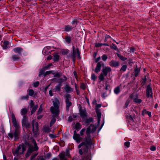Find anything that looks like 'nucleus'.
Here are the masks:
<instances>
[{
  "label": "nucleus",
  "instance_id": "nucleus-1",
  "mask_svg": "<svg viewBox=\"0 0 160 160\" xmlns=\"http://www.w3.org/2000/svg\"><path fill=\"white\" fill-rule=\"evenodd\" d=\"M96 129V127L94 125L91 124L87 128L86 130L87 137L84 139V142H82L78 146V148H80L82 146L81 149L79 150L80 155L84 153L85 158L83 160H91V152L88 151V146L92 145V143L91 139L90 134L94 132Z\"/></svg>",
  "mask_w": 160,
  "mask_h": 160
},
{
  "label": "nucleus",
  "instance_id": "nucleus-2",
  "mask_svg": "<svg viewBox=\"0 0 160 160\" xmlns=\"http://www.w3.org/2000/svg\"><path fill=\"white\" fill-rule=\"evenodd\" d=\"M53 104V106L50 108V110L53 116L55 117H57L59 114V107L60 103L58 99L55 98L52 101Z\"/></svg>",
  "mask_w": 160,
  "mask_h": 160
},
{
  "label": "nucleus",
  "instance_id": "nucleus-3",
  "mask_svg": "<svg viewBox=\"0 0 160 160\" xmlns=\"http://www.w3.org/2000/svg\"><path fill=\"white\" fill-rule=\"evenodd\" d=\"M12 121L13 126L15 127V129L14 132V137L16 140L18 139V136L20 133L19 126L18 123L15 117L13 114L12 115Z\"/></svg>",
  "mask_w": 160,
  "mask_h": 160
},
{
  "label": "nucleus",
  "instance_id": "nucleus-4",
  "mask_svg": "<svg viewBox=\"0 0 160 160\" xmlns=\"http://www.w3.org/2000/svg\"><path fill=\"white\" fill-rule=\"evenodd\" d=\"M28 148L27 151L26 155L29 156L30 154L33 152L37 151L38 149V147L37 146L35 141L34 140H32V143L28 144Z\"/></svg>",
  "mask_w": 160,
  "mask_h": 160
},
{
  "label": "nucleus",
  "instance_id": "nucleus-5",
  "mask_svg": "<svg viewBox=\"0 0 160 160\" xmlns=\"http://www.w3.org/2000/svg\"><path fill=\"white\" fill-rule=\"evenodd\" d=\"M26 149V145L22 143L21 145H19L17 149L13 152V154L17 156L21 155L23 153Z\"/></svg>",
  "mask_w": 160,
  "mask_h": 160
},
{
  "label": "nucleus",
  "instance_id": "nucleus-6",
  "mask_svg": "<svg viewBox=\"0 0 160 160\" xmlns=\"http://www.w3.org/2000/svg\"><path fill=\"white\" fill-rule=\"evenodd\" d=\"M32 131L34 135L37 136L39 134L38 130V122L33 120L32 122Z\"/></svg>",
  "mask_w": 160,
  "mask_h": 160
},
{
  "label": "nucleus",
  "instance_id": "nucleus-7",
  "mask_svg": "<svg viewBox=\"0 0 160 160\" xmlns=\"http://www.w3.org/2000/svg\"><path fill=\"white\" fill-rule=\"evenodd\" d=\"M22 124L23 127H25L26 128L28 129L30 128V122H28V118L25 116H24L22 120Z\"/></svg>",
  "mask_w": 160,
  "mask_h": 160
},
{
  "label": "nucleus",
  "instance_id": "nucleus-8",
  "mask_svg": "<svg viewBox=\"0 0 160 160\" xmlns=\"http://www.w3.org/2000/svg\"><path fill=\"white\" fill-rule=\"evenodd\" d=\"M96 106L95 109L98 117V123H99L100 122L101 118V113L100 110L98 108H100L101 107V104H96Z\"/></svg>",
  "mask_w": 160,
  "mask_h": 160
},
{
  "label": "nucleus",
  "instance_id": "nucleus-9",
  "mask_svg": "<svg viewBox=\"0 0 160 160\" xmlns=\"http://www.w3.org/2000/svg\"><path fill=\"white\" fill-rule=\"evenodd\" d=\"M138 95L137 94L133 93L131 94L129 97L133 99V102H135L140 103L141 102L142 100L138 98Z\"/></svg>",
  "mask_w": 160,
  "mask_h": 160
},
{
  "label": "nucleus",
  "instance_id": "nucleus-10",
  "mask_svg": "<svg viewBox=\"0 0 160 160\" xmlns=\"http://www.w3.org/2000/svg\"><path fill=\"white\" fill-rule=\"evenodd\" d=\"M73 53L72 55V60L74 62L75 60L76 56L77 55L78 57L79 58H80V55L79 50L78 49H77L76 52L74 50V46L73 47Z\"/></svg>",
  "mask_w": 160,
  "mask_h": 160
},
{
  "label": "nucleus",
  "instance_id": "nucleus-11",
  "mask_svg": "<svg viewBox=\"0 0 160 160\" xmlns=\"http://www.w3.org/2000/svg\"><path fill=\"white\" fill-rule=\"evenodd\" d=\"M102 72L104 74L105 76H106L108 73H110L111 71V68L109 67L103 66L102 69Z\"/></svg>",
  "mask_w": 160,
  "mask_h": 160
},
{
  "label": "nucleus",
  "instance_id": "nucleus-12",
  "mask_svg": "<svg viewBox=\"0 0 160 160\" xmlns=\"http://www.w3.org/2000/svg\"><path fill=\"white\" fill-rule=\"evenodd\" d=\"M104 66V64L102 62H98L97 63L94 71L96 73H98L100 71L101 66L103 67Z\"/></svg>",
  "mask_w": 160,
  "mask_h": 160
},
{
  "label": "nucleus",
  "instance_id": "nucleus-13",
  "mask_svg": "<svg viewBox=\"0 0 160 160\" xmlns=\"http://www.w3.org/2000/svg\"><path fill=\"white\" fill-rule=\"evenodd\" d=\"M73 137L74 139L78 143H79L82 140V138L80 137V135L77 134L76 131L74 132Z\"/></svg>",
  "mask_w": 160,
  "mask_h": 160
},
{
  "label": "nucleus",
  "instance_id": "nucleus-14",
  "mask_svg": "<svg viewBox=\"0 0 160 160\" xmlns=\"http://www.w3.org/2000/svg\"><path fill=\"white\" fill-rule=\"evenodd\" d=\"M152 90L149 85H148L147 88L146 94L148 97L152 98Z\"/></svg>",
  "mask_w": 160,
  "mask_h": 160
},
{
  "label": "nucleus",
  "instance_id": "nucleus-15",
  "mask_svg": "<svg viewBox=\"0 0 160 160\" xmlns=\"http://www.w3.org/2000/svg\"><path fill=\"white\" fill-rule=\"evenodd\" d=\"M73 27L70 25H66L63 28V31L66 32H69L71 31L73 29Z\"/></svg>",
  "mask_w": 160,
  "mask_h": 160
},
{
  "label": "nucleus",
  "instance_id": "nucleus-16",
  "mask_svg": "<svg viewBox=\"0 0 160 160\" xmlns=\"http://www.w3.org/2000/svg\"><path fill=\"white\" fill-rule=\"evenodd\" d=\"M13 51L16 53H18L19 55H21V52L23 51V49L20 47H17L13 49Z\"/></svg>",
  "mask_w": 160,
  "mask_h": 160
},
{
  "label": "nucleus",
  "instance_id": "nucleus-17",
  "mask_svg": "<svg viewBox=\"0 0 160 160\" xmlns=\"http://www.w3.org/2000/svg\"><path fill=\"white\" fill-rule=\"evenodd\" d=\"M81 117L82 119H84L87 116V113L86 111L83 110H81L80 111Z\"/></svg>",
  "mask_w": 160,
  "mask_h": 160
},
{
  "label": "nucleus",
  "instance_id": "nucleus-18",
  "mask_svg": "<svg viewBox=\"0 0 160 160\" xmlns=\"http://www.w3.org/2000/svg\"><path fill=\"white\" fill-rule=\"evenodd\" d=\"M65 89L67 92H72L73 90V89L71 88L68 85H66L65 87Z\"/></svg>",
  "mask_w": 160,
  "mask_h": 160
},
{
  "label": "nucleus",
  "instance_id": "nucleus-19",
  "mask_svg": "<svg viewBox=\"0 0 160 160\" xmlns=\"http://www.w3.org/2000/svg\"><path fill=\"white\" fill-rule=\"evenodd\" d=\"M109 65L112 67H115L118 65V63L114 61H112L109 62Z\"/></svg>",
  "mask_w": 160,
  "mask_h": 160
},
{
  "label": "nucleus",
  "instance_id": "nucleus-20",
  "mask_svg": "<svg viewBox=\"0 0 160 160\" xmlns=\"http://www.w3.org/2000/svg\"><path fill=\"white\" fill-rule=\"evenodd\" d=\"M20 55H13L12 56V58L14 61L18 60L20 58Z\"/></svg>",
  "mask_w": 160,
  "mask_h": 160
},
{
  "label": "nucleus",
  "instance_id": "nucleus-21",
  "mask_svg": "<svg viewBox=\"0 0 160 160\" xmlns=\"http://www.w3.org/2000/svg\"><path fill=\"white\" fill-rule=\"evenodd\" d=\"M66 110L68 111L70 107L72 105V103L70 102V101H68V100L66 101Z\"/></svg>",
  "mask_w": 160,
  "mask_h": 160
},
{
  "label": "nucleus",
  "instance_id": "nucleus-22",
  "mask_svg": "<svg viewBox=\"0 0 160 160\" xmlns=\"http://www.w3.org/2000/svg\"><path fill=\"white\" fill-rule=\"evenodd\" d=\"M63 78L64 79L62 78H59L57 82L60 83H61L67 80V78L65 76H64Z\"/></svg>",
  "mask_w": 160,
  "mask_h": 160
},
{
  "label": "nucleus",
  "instance_id": "nucleus-23",
  "mask_svg": "<svg viewBox=\"0 0 160 160\" xmlns=\"http://www.w3.org/2000/svg\"><path fill=\"white\" fill-rule=\"evenodd\" d=\"M93 121V118H89L86 119L85 122L88 125L90 122Z\"/></svg>",
  "mask_w": 160,
  "mask_h": 160
},
{
  "label": "nucleus",
  "instance_id": "nucleus-24",
  "mask_svg": "<svg viewBox=\"0 0 160 160\" xmlns=\"http://www.w3.org/2000/svg\"><path fill=\"white\" fill-rule=\"evenodd\" d=\"M53 61L54 62L58 61L59 59V56L57 53H54V55Z\"/></svg>",
  "mask_w": 160,
  "mask_h": 160
},
{
  "label": "nucleus",
  "instance_id": "nucleus-25",
  "mask_svg": "<svg viewBox=\"0 0 160 160\" xmlns=\"http://www.w3.org/2000/svg\"><path fill=\"white\" fill-rule=\"evenodd\" d=\"M65 42L68 44L71 43V38L69 36H66L65 38Z\"/></svg>",
  "mask_w": 160,
  "mask_h": 160
},
{
  "label": "nucleus",
  "instance_id": "nucleus-26",
  "mask_svg": "<svg viewBox=\"0 0 160 160\" xmlns=\"http://www.w3.org/2000/svg\"><path fill=\"white\" fill-rule=\"evenodd\" d=\"M8 41H5L4 42L2 47L3 49H6L8 47Z\"/></svg>",
  "mask_w": 160,
  "mask_h": 160
},
{
  "label": "nucleus",
  "instance_id": "nucleus-27",
  "mask_svg": "<svg viewBox=\"0 0 160 160\" xmlns=\"http://www.w3.org/2000/svg\"><path fill=\"white\" fill-rule=\"evenodd\" d=\"M65 156V154L64 153H62L59 154V157L61 160H66Z\"/></svg>",
  "mask_w": 160,
  "mask_h": 160
},
{
  "label": "nucleus",
  "instance_id": "nucleus-28",
  "mask_svg": "<svg viewBox=\"0 0 160 160\" xmlns=\"http://www.w3.org/2000/svg\"><path fill=\"white\" fill-rule=\"evenodd\" d=\"M27 112V110L26 108H23L21 110V113L22 115H24Z\"/></svg>",
  "mask_w": 160,
  "mask_h": 160
},
{
  "label": "nucleus",
  "instance_id": "nucleus-29",
  "mask_svg": "<svg viewBox=\"0 0 160 160\" xmlns=\"http://www.w3.org/2000/svg\"><path fill=\"white\" fill-rule=\"evenodd\" d=\"M104 76H105L104 74L103 73H102L100 74L98 77L99 79L100 80V81H102L104 79Z\"/></svg>",
  "mask_w": 160,
  "mask_h": 160
},
{
  "label": "nucleus",
  "instance_id": "nucleus-30",
  "mask_svg": "<svg viewBox=\"0 0 160 160\" xmlns=\"http://www.w3.org/2000/svg\"><path fill=\"white\" fill-rule=\"evenodd\" d=\"M120 92V88L119 87H117L115 88L114 89V92L116 94H118Z\"/></svg>",
  "mask_w": 160,
  "mask_h": 160
},
{
  "label": "nucleus",
  "instance_id": "nucleus-31",
  "mask_svg": "<svg viewBox=\"0 0 160 160\" xmlns=\"http://www.w3.org/2000/svg\"><path fill=\"white\" fill-rule=\"evenodd\" d=\"M29 98V96L28 95H26L25 96H21L20 98V100H28V99Z\"/></svg>",
  "mask_w": 160,
  "mask_h": 160
},
{
  "label": "nucleus",
  "instance_id": "nucleus-32",
  "mask_svg": "<svg viewBox=\"0 0 160 160\" xmlns=\"http://www.w3.org/2000/svg\"><path fill=\"white\" fill-rule=\"evenodd\" d=\"M140 70L138 68H136L134 70V75L135 77H137L138 75Z\"/></svg>",
  "mask_w": 160,
  "mask_h": 160
},
{
  "label": "nucleus",
  "instance_id": "nucleus-33",
  "mask_svg": "<svg viewBox=\"0 0 160 160\" xmlns=\"http://www.w3.org/2000/svg\"><path fill=\"white\" fill-rule=\"evenodd\" d=\"M53 117H54L52 119V120L51 121V122H50V127L52 126L55 123L56 121V119L55 118H54L55 117L53 116Z\"/></svg>",
  "mask_w": 160,
  "mask_h": 160
},
{
  "label": "nucleus",
  "instance_id": "nucleus-34",
  "mask_svg": "<svg viewBox=\"0 0 160 160\" xmlns=\"http://www.w3.org/2000/svg\"><path fill=\"white\" fill-rule=\"evenodd\" d=\"M110 47L112 49H113L115 50H118V49L117 47V46L115 44L112 43V45H111Z\"/></svg>",
  "mask_w": 160,
  "mask_h": 160
},
{
  "label": "nucleus",
  "instance_id": "nucleus-35",
  "mask_svg": "<svg viewBox=\"0 0 160 160\" xmlns=\"http://www.w3.org/2000/svg\"><path fill=\"white\" fill-rule=\"evenodd\" d=\"M117 56L122 61H124L127 59L126 58L124 57L119 54H117Z\"/></svg>",
  "mask_w": 160,
  "mask_h": 160
},
{
  "label": "nucleus",
  "instance_id": "nucleus-36",
  "mask_svg": "<svg viewBox=\"0 0 160 160\" xmlns=\"http://www.w3.org/2000/svg\"><path fill=\"white\" fill-rule=\"evenodd\" d=\"M38 108V105L35 106L33 108L31 112V114H32L35 112L36 111Z\"/></svg>",
  "mask_w": 160,
  "mask_h": 160
},
{
  "label": "nucleus",
  "instance_id": "nucleus-37",
  "mask_svg": "<svg viewBox=\"0 0 160 160\" xmlns=\"http://www.w3.org/2000/svg\"><path fill=\"white\" fill-rule=\"evenodd\" d=\"M28 94L29 96H32L34 93V91L32 89H29L28 90Z\"/></svg>",
  "mask_w": 160,
  "mask_h": 160
},
{
  "label": "nucleus",
  "instance_id": "nucleus-38",
  "mask_svg": "<svg viewBox=\"0 0 160 160\" xmlns=\"http://www.w3.org/2000/svg\"><path fill=\"white\" fill-rule=\"evenodd\" d=\"M44 131L47 133L49 132L50 131V129L49 127H45L43 128Z\"/></svg>",
  "mask_w": 160,
  "mask_h": 160
},
{
  "label": "nucleus",
  "instance_id": "nucleus-39",
  "mask_svg": "<svg viewBox=\"0 0 160 160\" xmlns=\"http://www.w3.org/2000/svg\"><path fill=\"white\" fill-rule=\"evenodd\" d=\"M82 125L79 123H77L75 125V127L76 129H80L81 128Z\"/></svg>",
  "mask_w": 160,
  "mask_h": 160
},
{
  "label": "nucleus",
  "instance_id": "nucleus-40",
  "mask_svg": "<svg viewBox=\"0 0 160 160\" xmlns=\"http://www.w3.org/2000/svg\"><path fill=\"white\" fill-rule=\"evenodd\" d=\"M127 67L126 65H123L121 68L120 71H122L123 72H125L126 70Z\"/></svg>",
  "mask_w": 160,
  "mask_h": 160
},
{
  "label": "nucleus",
  "instance_id": "nucleus-41",
  "mask_svg": "<svg viewBox=\"0 0 160 160\" xmlns=\"http://www.w3.org/2000/svg\"><path fill=\"white\" fill-rule=\"evenodd\" d=\"M69 52V50L68 49L63 50L62 51V54L63 55H67Z\"/></svg>",
  "mask_w": 160,
  "mask_h": 160
},
{
  "label": "nucleus",
  "instance_id": "nucleus-42",
  "mask_svg": "<svg viewBox=\"0 0 160 160\" xmlns=\"http://www.w3.org/2000/svg\"><path fill=\"white\" fill-rule=\"evenodd\" d=\"M61 86V85L60 84L57 85L56 87V88H55L56 91H57L58 92L60 91Z\"/></svg>",
  "mask_w": 160,
  "mask_h": 160
},
{
  "label": "nucleus",
  "instance_id": "nucleus-43",
  "mask_svg": "<svg viewBox=\"0 0 160 160\" xmlns=\"http://www.w3.org/2000/svg\"><path fill=\"white\" fill-rule=\"evenodd\" d=\"M49 52V51H48V50H47V48H44L43 49L42 51V53L44 54H48Z\"/></svg>",
  "mask_w": 160,
  "mask_h": 160
},
{
  "label": "nucleus",
  "instance_id": "nucleus-44",
  "mask_svg": "<svg viewBox=\"0 0 160 160\" xmlns=\"http://www.w3.org/2000/svg\"><path fill=\"white\" fill-rule=\"evenodd\" d=\"M42 110H43V108H42V104H41L40 105V106L39 107V109L38 110V114H40L41 112L42 111Z\"/></svg>",
  "mask_w": 160,
  "mask_h": 160
},
{
  "label": "nucleus",
  "instance_id": "nucleus-45",
  "mask_svg": "<svg viewBox=\"0 0 160 160\" xmlns=\"http://www.w3.org/2000/svg\"><path fill=\"white\" fill-rule=\"evenodd\" d=\"M107 58V56L105 54H104L102 56V59L104 61H106Z\"/></svg>",
  "mask_w": 160,
  "mask_h": 160
},
{
  "label": "nucleus",
  "instance_id": "nucleus-46",
  "mask_svg": "<svg viewBox=\"0 0 160 160\" xmlns=\"http://www.w3.org/2000/svg\"><path fill=\"white\" fill-rule=\"evenodd\" d=\"M86 131V129L83 128L80 131V134L81 136H82L84 134V132Z\"/></svg>",
  "mask_w": 160,
  "mask_h": 160
},
{
  "label": "nucleus",
  "instance_id": "nucleus-47",
  "mask_svg": "<svg viewBox=\"0 0 160 160\" xmlns=\"http://www.w3.org/2000/svg\"><path fill=\"white\" fill-rule=\"evenodd\" d=\"M78 23V21L76 19H74L72 22V25H76Z\"/></svg>",
  "mask_w": 160,
  "mask_h": 160
},
{
  "label": "nucleus",
  "instance_id": "nucleus-48",
  "mask_svg": "<svg viewBox=\"0 0 160 160\" xmlns=\"http://www.w3.org/2000/svg\"><path fill=\"white\" fill-rule=\"evenodd\" d=\"M61 73L60 72H57L54 75V77H60L61 76Z\"/></svg>",
  "mask_w": 160,
  "mask_h": 160
},
{
  "label": "nucleus",
  "instance_id": "nucleus-49",
  "mask_svg": "<svg viewBox=\"0 0 160 160\" xmlns=\"http://www.w3.org/2000/svg\"><path fill=\"white\" fill-rule=\"evenodd\" d=\"M70 98L71 96L70 94H67L66 95V101H67L68 100V101H70Z\"/></svg>",
  "mask_w": 160,
  "mask_h": 160
},
{
  "label": "nucleus",
  "instance_id": "nucleus-50",
  "mask_svg": "<svg viewBox=\"0 0 160 160\" xmlns=\"http://www.w3.org/2000/svg\"><path fill=\"white\" fill-rule=\"evenodd\" d=\"M8 138L9 139H12L13 137V134L12 133H10L8 134Z\"/></svg>",
  "mask_w": 160,
  "mask_h": 160
},
{
  "label": "nucleus",
  "instance_id": "nucleus-51",
  "mask_svg": "<svg viewBox=\"0 0 160 160\" xmlns=\"http://www.w3.org/2000/svg\"><path fill=\"white\" fill-rule=\"evenodd\" d=\"M124 145L127 148H129L130 146V142H124Z\"/></svg>",
  "mask_w": 160,
  "mask_h": 160
},
{
  "label": "nucleus",
  "instance_id": "nucleus-52",
  "mask_svg": "<svg viewBox=\"0 0 160 160\" xmlns=\"http://www.w3.org/2000/svg\"><path fill=\"white\" fill-rule=\"evenodd\" d=\"M80 87L83 90H84L86 88L85 85L83 83H82L81 84Z\"/></svg>",
  "mask_w": 160,
  "mask_h": 160
},
{
  "label": "nucleus",
  "instance_id": "nucleus-53",
  "mask_svg": "<svg viewBox=\"0 0 160 160\" xmlns=\"http://www.w3.org/2000/svg\"><path fill=\"white\" fill-rule=\"evenodd\" d=\"M39 84V82H34L33 83V86L34 87H37L38 86Z\"/></svg>",
  "mask_w": 160,
  "mask_h": 160
},
{
  "label": "nucleus",
  "instance_id": "nucleus-54",
  "mask_svg": "<svg viewBox=\"0 0 160 160\" xmlns=\"http://www.w3.org/2000/svg\"><path fill=\"white\" fill-rule=\"evenodd\" d=\"M129 102H130V101L129 100H127V101H126V102H125V106H124L125 108H126L128 107V104H129Z\"/></svg>",
  "mask_w": 160,
  "mask_h": 160
},
{
  "label": "nucleus",
  "instance_id": "nucleus-55",
  "mask_svg": "<svg viewBox=\"0 0 160 160\" xmlns=\"http://www.w3.org/2000/svg\"><path fill=\"white\" fill-rule=\"evenodd\" d=\"M53 72H54V71H47L45 72V75L50 74L51 73H52Z\"/></svg>",
  "mask_w": 160,
  "mask_h": 160
},
{
  "label": "nucleus",
  "instance_id": "nucleus-56",
  "mask_svg": "<svg viewBox=\"0 0 160 160\" xmlns=\"http://www.w3.org/2000/svg\"><path fill=\"white\" fill-rule=\"evenodd\" d=\"M91 78L93 80L95 81L96 79V76L95 74H93L91 75Z\"/></svg>",
  "mask_w": 160,
  "mask_h": 160
},
{
  "label": "nucleus",
  "instance_id": "nucleus-57",
  "mask_svg": "<svg viewBox=\"0 0 160 160\" xmlns=\"http://www.w3.org/2000/svg\"><path fill=\"white\" fill-rule=\"evenodd\" d=\"M102 46V43H97L96 44L95 46L96 47H100Z\"/></svg>",
  "mask_w": 160,
  "mask_h": 160
},
{
  "label": "nucleus",
  "instance_id": "nucleus-58",
  "mask_svg": "<svg viewBox=\"0 0 160 160\" xmlns=\"http://www.w3.org/2000/svg\"><path fill=\"white\" fill-rule=\"evenodd\" d=\"M52 63H50L48 65H47V66H45L44 68L45 69H47L48 68H49L51 66H52Z\"/></svg>",
  "mask_w": 160,
  "mask_h": 160
},
{
  "label": "nucleus",
  "instance_id": "nucleus-59",
  "mask_svg": "<svg viewBox=\"0 0 160 160\" xmlns=\"http://www.w3.org/2000/svg\"><path fill=\"white\" fill-rule=\"evenodd\" d=\"M150 149L152 151H154L156 150V147L153 146H152L151 147Z\"/></svg>",
  "mask_w": 160,
  "mask_h": 160
},
{
  "label": "nucleus",
  "instance_id": "nucleus-60",
  "mask_svg": "<svg viewBox=\"0 0 160 160\" xmlns=\"http://www.w3.org/2000/svg\"><path fill=\"white\" fill-rule=\"evenodd\" d=\"M50 86V85H48V86H47V87H46L44 89V92L45 93H46V92L48 88V87Z\"/></svg>",
  "mask_w": 160,
  "mask_h": 160
},
{
  "label": "nucleus",
  "instance_id": "nucleus-61",
  "mask_svg": "<svg viewBox=\"0 0 160 160\" xmlns=\"http://www.w3.org/2000/svg\"><path fill=\"white\" fill-rule=\"evenodd\" d=\"M146 113L148 115L149 117H151L152 115H151V113L150 112H149V111H146Z\"/></svg>",
  "mask_w": 160,
  "mask_h": 160
},
{
  "label": "nucleus",
  "instance_id": "nucleus-62",
  "mask_svg": "<svg viewBox=\"0 0 160 160\" xmlns=\"http://www.w3.org/2000/svg\"><path fill=\"white\" fill-rule=\"evenodd\" d=\"M101 59L100 57H98L97 58L95 59V62H98V61H99Z\"/></svg>",
  "mask_w": 160,
  "mask_h": 160
},
{
  "label": "nucleus",
  "instance_id": "nucleus-63",
  "mask_svg": "<svg viewBox=\"0 0 160 160\" xmlns=\"http://www.w3.org/2000/svg\"><path fill=\"white\" fill-rule=\"evenodd\" d=\"M73 74H74V77L76 79H77L78 78V75L77 74V73L76 72V71H74L73 72Z\"/></svg>",
  "mask_w": 160,
  "mask_h": 160
},
{
  "label": "nucleus",
  "instance_id": "nucleus-64",
  "mask_svg": "<svg viewBox=\"0 0 160 160\" xmlns=\"http://www.w3.org/2000/svg\"><path fill=\"white\" fill-rule=\"evenodd\" d=\"M34 102L32 101H31L30 105L31 107H32L34 106Z\"/></svg>",
  "mask_w": 160,
  "mask_h": 160
}]
</instances>
